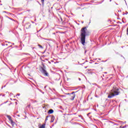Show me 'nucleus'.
I'll use <instances>...</instances> for the list:
<instances>
[{"mask_svg":"<svg viewBox=\"0 0 128 128\" xmlns=\"http://www.w3.org/2000/svg\"><path fill=\"white\" fill-rule=\"evenodd\" d=\"M6 116L8 118V120L10 122L12 126H14V120H12V116L10 115H6Z\"/></svg>","mask_w":128,"mask_h":128,"instance_id":"7ed1b4c3","label":"nucleus"},{"mask_svg":"<svg viewBox=\"0 0 128 128\" xmlns=\"http://www.w3.org/2000/svg\"><path fill=\"white\" fill-rule=\"evenodd\" d=\"M46 88V86H44V88Z\"/></svg>","mask_w":128,"mask_h":128,"instance_id":"412c9836","label":"nucleus"},{"mask_svg":"<svg viewBox=\"0 0 128 128\" xmlns=\"http://www.w3.org/2000/svg\"><path fill=\"white\" fill-rule=\"evenodd\" d=\"M28 24V26H29V27H28V28H30V26H31L30 24Z\"/></svg>","mask_w":128,"mask_h":128,"instance_id":"ddd939ff","label":"nucleus"},{"mask_svg":"<svg viewBox=\"0 0 128 128\" xmlns=\"http://www.w3.org/2000/svg\"><path fill=\"white\" fill-rule=\"evenodd\" d=\"M53 113H54V110L52 109H50V110H48V114H53Z\"/></svg>","mask_w":128,"mask_h":128,"instance_id":"423d86ee","label":"nucleus"},{"mask_svg":"<svg viewBox=\"0 0 128 128\" xmlns=\"http://www.w3.org/2000/svg\"><path fill=\"white\" fill-rule=\"evenodd\" d=\"M18 116H20V115H18Z\"/></svg>","mask_w":128,"mask_h":128,"instance_id":"bb28decb","label":"nucleus"},{"mask_svg":"<svg viewBox=\"0 0 128 128\" xmlns=\"http://www.w3.org/2000/svg\"><path fill=\"white\" fill-rule=\"evenodd\" d=\"M42 94H44V92H42Z\"/></svg>","mask_w":128,"mask_h":128,"instance_id":"393cba45","label":"nucleus"},{"mask_svg":"<svg viewBox=\"0 0 128 128\" xmlns=\"http://www.w3.org/2000/svg\"><path fill=\"white\" fill-rule=\"evenodd\" d=\"M6 46H8V44H6Z\"/></svg>","mask_w":128,"mask_h":128,"instance_id":"7c9ffc66","label":"nucleus"},{"mask_svg":"<svg viewBox=\"0 0 128 128\" xmlns=\"http://www.w3.org/2000/svg\"><path fill=\"white\" fill-rule=\"evenodd\" d=\"M102 76H104V75L103 74Z\"/></svg>","mask_w":128,"mask_h":128,"instance_id":"b1692460","label":"nucleus"},{"mask_svg":"<svg viewBox=\"0 0 128 128\" xmlns=\"http://www.w3.org/2000/svg\"><path fill=\"white\" fill-rule=\"evenodd\" d=\"M80 40L83 46H84L86 43V27H84L80 30Z\"/></svg>","mask_w":128,"mask_h":128,"instance_id":"f03ea898","label":"nucleus"},{"mask_svg":"<svg viewBox=\"0 0 128 128\" xmlns=\"http://www.w3.org/2000/svg\"><path fill=\"white\" fill-rule=\"evenodd\" d=\"M79 118H81L82 120H84V117L82 115H78Z\"/></svg>","mask_w":128,"mask_h":128,"instance_id":"9b49d317","label":"nucleus"},{"mask_svg":"<svg viewBox=\"0 0 128 128\" xmlns=\"http://www.w3.org/2000/svg\"><path fill=\"white\" fill-rule=\"evenodd\" d=\"M112 0H110V2H112Z\"/></svg>","mask_w":128,"mask_h":128,"instance_id":"4be33fe9","label":"nucleus"},{"mask_svg":"<svg viewBox=\"0 0 128 128\" xmlns=\"http://www.w3.org/2000/svg\"><path fill=\"white\" fill-rule=\"evenodd\" d=\"M4 88H6V86H4Z\"/></svg>","mask_w":128,"mask_h":128,"instance_id":"cd10ccee","label":"nucleus"},{"mask_svg":"<svg viewBox=\"0 0 128 128\" xmlns=\"http://www.w3.org/2000/svg\"><path fill=\"white\" fill-rule=\"evenodd\" d=\"M8 42V44H10V42Z\"/></svg>","mask_w":128,"mask_h":128,"instance_id":"f3484780","label":"nucleus"},{"mask_svg":"<svg viewBox=\"0 0 128 128\" xmlns=\"http://www.w3.org/2000/svg\"><path fill=\"white\" fill-rule=\"evenodd\" d=\"M41 2H42V6L44 4V0H41Z\"/></svg>","mask_w":128,"mask_h":128,"instance_id":"1a4fd4ad","label":"nucleus"},{"mask_svg":"<svg viewBox=\"0 0 128 128\" xmlns=\"http://www.w3.org/2000/svg\"><path fill=\"white\" fill-rule=\"evenodd\" d=\"M121 90L122 89L120 88H118L116 86H114L112 89L110 90V94L108 96V98H114V96H118L120 94Z\"/></svg>","mask_w":128,"mask_h":128,"instance_id":"f257e3e1","label":"nucleus"},{"mask_svg":"<svg viewBox=\"0 0 128 128\" xmlns=\"http://www.w3.org/2000/svg\"><path fill=\"white\" fill-rule=\"evenodd\" d=\"M17 96H20V94H18Z\"/></svg>","mask_w":128,"mask_h":128,"instance_id":"4468645a","label":"nucleus"},{"mask_svg":"<svg viewBox=\"0 0 128 128\" xmlns=\"http://www.w3.org/2000/svg\"><path fill=\"white\" fill-rule=\"evenodd\" d=\"M54 116H52L50 122H54Z\"/></svg>","mask_w":128,"mask_h":128,"instance_id":"0eeeda50","label":"nucleus"},{"mask_svg":"<svg viewBox=\"0 0 128 128\" xmlns=\"http://www.w3.org/2000/svg\"><path fill=\"white\" fill-rule=\"evenodd\" d=\"M30 105H28V108H30Z\"/></svg>","mask_w":128,"mask_h":128,"instance_id":"6ab92c4d","label":"nucleus"},{"mask_svg":"<svg viewBox=\"0 0 128 128\" xmlns=\"http://www.w3.org/2000/svg\"><path fill=\"white\" fill-rule=\"evenodd\" d=\"M12 44H14V43H12Z\"/></svg>","mask_w":128,"mask_h":128,"instance_id":"5701e85b","label":"nucleus"},{"mask_svg":"<svg viewBox=\"0 0 128 128\" xmlns=\"http://www.w3.org/2000/svg\"><path fill=\"white\" fill-rule=\"evenodd\" d=\"M98 60H100V59L99 58Z\"/></svg>","mask_w":128,"mask_h":128,"instance_id":"c756f323","label":"nucleus"},{"mask_svg":"<svg viewBox=\"0 0 128 128\" xmlns=\"http://www.w3.org/2000/svg\"><path fill=\"white\" fill-rule=\"evenodd\" d=\"M39 128H46V124H42Z\"/></svg>","mask_w":128,"mask_h":128,"instance_id":"6e6552de","label":"nucleus"},{"mask_svg":"<svg viewBox=\"0 0 128 128\" xmlns=\"http://www.w3.org/2000/svg\"><path fill=\"white\" fill-rule=\"evenodd\" d=\"M4 104H6V102H4Z\"/></svg>","mask_w":128,"mask_h":128,"instance_id":"a878e982","label":"nucleus"},{"mask_svg":"<svg viewBox=\"0 0 128 128\" xmlns=\"http://www.w3.org/2000/svg\"><path fill=\"white\" fill-rule=\"evenodd\" d=\"M4 88V87H2V88Z\"/></svg>","mask_w":128,"mask_h":128,"instance_id":"c85d7f7f","label":"nucleus"},{"mask_svg":"<svg viewBox=\"0 0 128 128\" xmlns=\"http://www.w3.org/2000/svg\"><path fill=\"white\" fill-rule=\"evenodd\" d=\"M48 116H46V118L45 119V122H46V120H48Z\"/></svg>","mask_w":128,"mask_h":128,"instance_id":"f8f14e48","label":"nucleus"},{"mask_svg":"<svg viewBox=\"0 0 128 128\" xmlns=\"http://www.w3.org/2000/svg\"><path fill=\"white\" fill-rule=\"evenodd\" d=\"M127 34H128V28H127Z\"/></svg>","mask_w":128,"mask_h":128,"instance_id":"2eb2a0df","label":"nucleus"},{"mask_svg":"<svg viewBox=\"0 0 128 128\" xmlns=\"http://www.w3.org/2000/svg\"><path fill=\"white\" fill-rule=\"evenodd\" d=\"M79 80H82V79L80 78H78Z\"/></svg>","mask_w":128,"mask_h":128,"instance_id":"a211bd4d","label":"nucleus"},{"mask_svg":"<svg viewBox=\"0 0 128 128\" xmlns=\"http://www.w3.org/2000/svg\"><path fill=\"white\" fill-rule=\"evenodd\" d=\"M38 46H39V48H44V47H42V45L40 44H38Z\"/></svg>","mask_w":128,"mask_h":128,"instance_id":"9d476101","label":"nucleus"},{"mask_svg":"<svg viewBox=\"0 0 128 128\" xmlns=\"http://www.w3.org/2000/svg\"><path fill=\"white\" fill-rule=\"evenodd\" d=\"M42 74H44L46 76H48V73L46 70L42 67Z\"/></svg>","mask_w":128,"mask_h":128,"instance_id":"20e7f679","label":"nucleus"},{"mask_svg":"<svg viewBox=\"0 0 128 128\" xmlns=\"http://www.w3.org/2000/svg\"><path fill=\"white\" fill-rule=\"evenodd\" d=\"M126 128V126H125L122 127V128Z\"/></svg>","mask_w":128,"mask_h":128,"instance_id":"dca6fc26","label":"nucleus"},{"mask_svg":"<svg viewBox=\"0 0 128 128\" xmlns=\"http://www.w3.org/2000/svg\"><path fill=\"white\" fill-rule=\"evenodd\" d=\"M75 92H73L71 94H72V96H71V98H70L71 100H74V98H76V94H75Z\"/></svg>","mask_w":128,"mask_h":128,"instance_id":"39448f33","label":"nucleus"},{"mask_svg":"<svg viewBox=\"0 0 128 128\" xmlns=\"http://www.w3.org/2000/svg\"><path fill=\"white\" fill-rule=\"evenodd\" d=\"M104 74H108V72H104Z\"/></svg>","mask_w":128,"mask_h":128,"instance_id":"aec40b11","label":"nucleus"},{"mask_svg":"<svg viewBox=\"0 0 128 128\" xmlns=\"http://www.w3.org/2000/svg\"><path fill=\"white\" fill-rule=\"evenodd\" d=\"M3 96H4V95H3Z\"/></svg>","mask_w":128,"mask_h":128,"instance_id":"2f4dec72","label":"nucleus"}]
</instances>
